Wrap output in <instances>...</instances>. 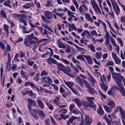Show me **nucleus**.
<instances>
[{
  "label": "nucleus",
  "mask_w": 125,
  "mask_h": 125,
  "mask_svg": "<svg viewBox=\"0 0 125 125\" xmlns=\"http://www.w3.org/2000/svg\"><path fill=\"white\" fill-rule=\"evenodd\" d=\"M35 27H37V28L40 31L41 33H42H42L43 32V28L42 27V28H41V27H38L37 26H36Z\"/></svg>",
  "instance_id": "obj_63"
},
{
  "label": "nucleus",
  "mask_w": 125,
  "mask_h": 125,
  "mask_svg": "<svg viewBox=\"0 0 125 125\" xmlns=\"http://www.w3.org/2000/svg\"><path fill=\"white\" fill-rule=\"evenodd\" d=\"M38 114L40 116L44 117H45V115L42 110H40L39 112V113Z\"/></svg>",
  "instance_id": "obj_54"
},
{
  "label": "nucleus",
  "mask_w": 125,
  "mask_h": 125,
  "mask_svg": "<svg viewBox=\"0 0 125 125\" xmlns=\"http://www.w3.org/2000/svg\"><path fill=\"white\" fill-rule=\"evenodd\" d=\"M117 40L118 41L120 44L121 46L122 47L123 46V41L120 38H117Z\"/></svg>",
  "instance_id": "obj_46"
},
{
  "label": "nucleus",
  "mask_w": 125,
  "mask_h": 125,
  "mask_svg": "<svg viewBox=\"0 0 125 125\" xmlns=\"http://www.w3.org/2000/svg\"><path fill=\"white\" fill-rule=\"evenodd\" d=\"M107 104L109 105L111 109L114 108L116 106V105L114 102L112 101H110L107 102Z\"/></svg>",
  "instance_id": "obj_13"
},
{
  "label": "nucleus",
  "mask_w": 125,
  "mask_h": 125,
  "mask_svg": "<svg viewBox=\"0 0 125 125\" xmlns=\"http://www.w3.org/2000/svg\"><path fill=\"white\" fill-rule=\"evenodd\" d=\"M67 45L68 47L67 49L65 50V51L66 52L69 53L71 51V49L69 47L70 46L68 44H67Z\"/></svg>",
  "instance_id": "obj_56"
},
{
  "label": "nucleus",
  "mask_w": 125,
  "mask_h": 125,
  "mask_svg": "<svg viewBox=\"0 0 125 125\" xmlns=\"http://www.w3.org/2000/svg\"><path fill=\"white\" fill-rule=\"evenodd\" d=\"M79 120H80V119H81L80 117H81L82 120V121L81 124L79 125H83V115L81 113V112L79 111Z\"/></svg>",
  "instance_id": "obj_24"
},
{
  "label": "nucleus",
  "mask_w": 125,
  "mask_h": 125,
  "mask_svg": "<svg viewBox=\"0 0 125 125\" xmlns=\"http://www.w3.org/2000/svg\"><path fill=\"white\" fill-rule=\"evenodd\" d=\"M19 20L21 22H23L25 26L27 25L26 20L24 19H20Z\"/></svg>",
  "instance_id": "obj_38"
},
{
  "label": "nucleus",
  "mask_w": 125,
  "mask_h": 125,
  "mask_svg": "<svg viewBox=\"0 0 125 125\" xmlns=\"http://www.w3.org/2000/svg\"><path fill=\"white\" fill-rule=\"evenodd\" d=\"M112 56L115 63L117 64H119L120 62V61L119 58L117 56L116 54L112 52Z\"/></svg>",
  "instance_id": "obj_10"
},
{
  "label": "nucleus",
  "mask_w": 125,
  "mask_h": 125,
  "mask_svg": "<svg viewBox=\"0 0 125 125\" xmlns=\"http://www.w3.org/2000/svg\"><path fill=\"white\" fill-rule=\"evenodd\" d=\"M51 84L53 87V88L56 90H58V87L56 85L53 84Z\"/></svg>",
  "instance_id": "obj_51"
},
{
  "label": "nucleus",
  "mask_w": 125,
  "mask_h": 125,
  "mask_svg": "<svg viewBox=\"0 0 125 125\" xmlns=\"http://www.w3.org/2000/svg\"><path fill=\"white\" fill-rule=\"evenodd\" d=\"M89 76L90 78V79L91 81V84L92 85L94 83H96V81L91 75Z\"/></svg>",
  "instance_id": "obj_29"
},
{
  "label": "nucleus",
  "mask_w": 125,
  "mask_h": 125,
  "mask_svg": "<svg viewBox=\"0 0 125 125\" xmlns=\"http://www.w3.org/2000/svg\"><path fill=\"white\" fill-rule=\"evenodd\" d=\"M114 64V62L112 61H108L107 63H106V65L107 66L111 65L112 66Z\"/></svg>",
  "instance_id": "obj_40"
},
{
  "label": "nucleus",
  "mask_w": 125,
  "mask_h": 125,
  "mask_svg": "<svg viewBox=\"0 0 125 125\" xmlns=\"http://www.w3.org/2000/svg\"><path fill=\"white\" fill-rule=\"evenodd\" d=\"M0 47L2 50H5V47L4 44L1 42H0Z\"/></svg>",
  "instance_id": "obj_42"
},
{
  "label": "nucleus",
  "mask_w": 125,
  "mask_h": 125,
  "mask_svg": "<svg viewBox=\"0 0 125 125\" xmlns=\"http://www.w3.org/2000/svg\"><path fill=\"white\" fill-rule=\"evenodd\" d=\"M100 85L101 88L106 92L107 91V89L108 88V86L104 83L101 84H100Z\"/></svg>",
  "instance_id": "obj_23"
},
{
  "label": "nucleus",
  "mask_w": 125,
  "mask_h": 125,
  "mask_svg": "<svg viewBox=\"0 0 125 125\" xmlns=\"http://www.w3.org/2000/svg\"><path fill=\"white\" fill-rule=\"evenodd\" d=\"M120 115L123 119L125 120V111L123 108H121L120 110Z\"/></svg>",
  "instance_id": "obj_21"
},
{
  "label": "nucleus",
  "mask_w": 125,
  "mask_h": 125,
  "mask_svg": "<svg viewBox=\"0 0 125 125\" xmlns=\"http://www.w3.org/2000/svg\"><path fill=\"white\" fill-rule=\"evenodd\" d=\"M93 6L95 12L96 13H98V11L96 10V9H97V8H99V7H98V5H97V4H96V5Z\"/></svg>",
  "instance_id": "obj_55"
},
{
  "label": "nucleus",
  "mask_w": 125,
  "mask_h": 125,
  "mask_svg": "<svg viewBox=\"0 0 125 125\" xmlns=\"http://www.w3.org/2000/svg\"><path fill=\"white\" fill-rule=\"evenodd\" d=\"M74 85V84L73 82H68L67 86L70 88H71Z\"/></svg>",
  "instance_id": "obj_35"
},
{
  "label": "nucleus",
  "mask_w": 125,
  "mask_h": 125,
  "mask_svg": "<svg viewBox=\"0 0 125 125\" xmlns=\"http://www.w3.org/2000/svg\"><path fill=\"white\" fill-rule=\"evenodd\" d=\"M52 123L53 125H57L54 119L52 118L51 116H50Z\"/></svg>",
  "instance_id": "obj_44"
},
{
  "label": "nucleus",
  "mask_w": 125,
  "mask_h": 125,
  "mask_svg": "<svg viewBox=\"0 0 125 125\" xmlns=\"http://www.w3.org/2000/svg\"><path fill=\"white\" fill-rule=\"evenodd\" d=\"M77 118V119H78V117H77L75 116H72L69 118L68 120L70 122V123H72L73 122V120L76 119Z\"/></svg>",
  "instance_id": "obj_26"
},
{
  "label": "nucleus",
  "mask_w": 125,
  "mask_h": 125,
  "mask_svg": "<svg viewBox=\"0 0 125 125\" xmlns=\"http://www.w3.org/2000/svg\"><path fill=\"white\" fill-rule=\"evenodd\" d=\"M86 99L91 104V105L93 107L95 108L96 106L95 104H94V102L93 101V100H94L93 97H86Z\"/></svg>",
  "instance_id": "obj_6"
},
{
  "label": "nucleus",
  "mask_w": 125,
  "mask_h": 125,
  "mask_svg": "<svg viewBox=\"0 0 125 125\" xmlns=\"http://www.w3.org/2000/svg\"><path fill=\"white\" fill-rule=\"evenodd\" d=\"M0 14L2 15V17L6 19L7 17V15L6 14V12L4 10H1L0 11Z\"/></svg>",
  "instance_id": "obj_30"
},
{
  "label": "nucleus",
  "mask_w": 125,
  "mask_h": 125,
  "mask_svg": "<svg viewBox=\"0 0 125 125\" xmlns=\"http://www.w3.org/2000/svg\"><path fill=\"white\" fill-rule=\"evenodd\" d=\"M84 48L79 47V51L80 54H83L84 52Z\"/></svg>",
  "instance_id": "obj_36"
},
{
  "label": "nucleus",
  "mask_w": 125,
  "mask_h": 125,
  "mask_svg": "<svg viewBox=\"0 0 125 125\" xmlns=\"http://www.w3.org/2000/svg\"><path fill=\"white\" fill-rule=\"evenodd\" d=\"M46 105L48 107L49 109L51 110H53V107L52 105L51 104H50V103L47 102L46 103Z\"/></svg>",
  "instance_id": "obj_34"
},
{
  "label": "nucleus",
  "mask_w": 125,
  "mask_h": 125,
  "mask_svg": "<svg viewBox=\"0 0 125 125\" xmlns=\"http://www.w3.org/2000/svg\"><path fill=\"white\" fill-rule=\"evenodd\" d=\"M105 119L108 125H111V122L110 120L107 117H105Z\"/></svg>",
  "instance_id": "obj_50"
},
{
  "label": "nucleus",
  "mask_w": 125,
  "mask_h": 125,
  "mask_svg": "<svg viewBox=\"0 0 125 125\" xmlns=\"http://www.w3.org/2000/svg\"><path fill=\"white\" fill-rule=\"evenodd\" d=\"M87 47L90 49L93 52H95V48L92 44H91L90 45H88Z\"/></svg>",
  "instance_id": "obj_25"
},
{
  "label": "nucleus",
  "mask_w": 125,
  "mask_h": 125,
  "mask_svg": "<svg viewBox=\"0 0 125 125\" xmlns=\"http://www.w3.org/2000/svg\"><path fill=\"white\" fill-rule=\"evenodd\" d=\"M60 61H62V62H64L66 64H70V62L69 61L66 59L63 58H61V60H60Z\"/></svg>",
  "instance_id": "obj_33"
},
{
  "label": "nucleus",
  "mask_w": 125,
  "mask_h": 125,
  "mask_svg": "<svg viewBox=\"0 0 125 125\" xmlns=\"http://www.w3.org/2000/svg\"><path fill=\"white\" fill-rule=\"evenodd\" d=\"M62 110H64V111H65L63 112V113L64 114H65L67 112V111L66 109L64 108H62L59 111V112H62Z\"/></svg>",
  "instance_id": "obj_58"
},
{
  "label": "nucleus",
  "mask_w": 125,
  "mask_h": 125,
  "mask_svg": "<svg viewBox=\"0 0 125 125\" xmlns=\"http://www.w3.org/2000/svg\"><path fill=\"white\" fill-rule=\"evenodd\" d=\"M47 61L49 65H51L52 63L57 65V61L51 57L47 59Z\"/></svg>",
  "instance_id": "obj_7"
},
{
  "label": "nucleus",
  "mask_w": 125,
  "mask_h": 125,
  "mask_svg": "<svg viewBox=\"0 0 125 125\" xmlns=\"http://www.w3.org/2000/svg\"><path fill=\"white\" fill-rule=\"evenodd\" d=\"M34 35V34L33 33H32L31 35H27V37L25 38L24 40V41H30L32 40L33 39V36Z\"/></svg>",
  "instance_id": "obj_15"
},
{
  "label": "nucleus",
  "mask_w": 125,
  "mask_h": 125,
  "mask_svg": "<svg viewBox=\"0 0 125 125\" xmlns=\"http://www.w3.org/2000/svg\"><path fill=\"white\" fill-rule=\"evenodd\" d=\"M110 39H106L105 42V45L106 46H108L110 43Z\"/></svg>",
  "instance_id": "obj_53"
},
{
  "label": "nucleus",
  "mask_w": 125,
  "mask_h": 125,
  "mask_svg": "<svg viewBox=\"0 0 125 125\" xmlns=\"http://www.w3.org/2000/svg\"><path fill=\"white\" fill-rule=\"evenodd\" d=\"M85 58L89 64H91L93 62V61L91 56H85Z\"/></svg>",
  "instance_id": "obj_18"
},
{
  "label": "nucleus",
  "mask_w": 125,
  "mask_h": 125,
  "mask_svg": "<svg viewBox=\"0 0 125 125\" xmlns=\"http://www.w3.org/2000/svg\"><path fill=\"white\" fill-rule=\"evenodd\" d=\"M48 74V73L46 72L44 70L41 73V76H42L43 75H46Z\"/></svg>",
  "instance_id": "obj_59"
},
{
  "label": "nucleus",
  "mask_w": 125,
  "mask_h": 125,
  "mask_svg": "<svg viewBox=\"0 0 125 125\" xmlns=\"http://www.w3.org/2000/svg\"><path fill=\"white\" fill-rule=\"evenodd\" d=\"M113 78L115 80L116 83L117 84L121 83L122 78L124 76H121V74L116 73H112Z\"/></svg>",
  "instance_id": "obj_1"
},
{
  "label": "nucleus",
  "mask_w": 125,
  "mask_h": 125,
  "mask_svg": "<svg viewBox=\"0 0 125 125\" xmlns=\"http://www.w3.org/2000/svg\"><path fill=\"white\" fill-rule=\"evenodd\" d=\"M102 53H100L98 52H97L95 54V57L97 59L100 58L102 56Z\"/></svg>",
  "instance_id": "obj_32"
},
{
  "label": "nucleus",
  "mask_w": 125,
  "mask_h": 125,
  "mask_svg": "<svg viewBox=\"0 0 125 125\" xmlns=\"http://www.w3.org/2000/svg\"><path fill=\"white\" fill-rule=\"evenodd\" d=\"M83 105L85 107H93L91 105V104L88 102H85L83 104Z\"/></svg>",
  "instance_id": "obj_31"
},
{
  "label": "nucleus",
  "mask_w": 125,
  "mask_h": 125,
  "mask_svg": "<svg viewBox=\"0 0 125 125\" xmlns=\"http://www.w3.org/2000/svg\"><path fill=\"white\" fill-rule=\"evenodd\" d=\"M37 42L36 41H34V40H31L29 41H25L24 42V43L25 44V45L27 47H31V45L33 44L36 43Z\"/></svg>",
  "instance_id": "obj_9"
},
{
  "label": "nucleus",
  "mask_w": 125,
  "mask_h": 125,
  "mask_svg": "<svg viewBox=\"0 0 125 125\" xmlns=\"http://www.w3.org/2000/svg\"><path fill=\"white\" fill-rule=\"evenodd\" d=\"M67 67L68 68L67 70L66 71V72H64V73L66 74H67V75L69 76L70 77L73 78V75L70 74L69 73L71 71V68L70 67V66H67Z\"/></svg>",
  "instance_id": "obj_19"
},
{
  "label": "nucleus",
  "mask_w": 125,
  "mask_h": 125,
  "mask_svg": "<svg viewBox=\"0 0 125 125\" xmlns=\"http://www.w3.org/2000/svg\"><path fill=\"white\" fill-rule=\"evenodd\" d=\"M71 25L72 27L71 28L73 29L75 31L77 30L78 31V29L76 27L74 23H71Z\"/></svg>",
  "instance_id": "obj_49"
},
{
  "label": "nucleus",
  "mask_w": 125,
  "mask_h": 125,
  "mask_svg": "<svg viewBox=\"0 0 125 125\" xmlns=\"http://www.w3.org/2000/svg\"><path fill=\"white\" fill-rule=\"evenodd\" d=\"M11 50V48L10 46L8 44L7 45V47L6 49V51L8 52Z\"/></svg>",
  "instance_id": "obj_52"
},
{
  "label": "nucleus",
  "mask_w": 125,
  "mask_h": 125,
  "mask_svg": "<svg viewBox=\"0 0 125 125\" xmlns=\"http://www.w3.org/2000/svg\"><path fill=\"white\" fill-rule=\"evenodd\" d=\"M86 87L88 89V92L90 94L94 95V93L97 94V91H95L92 87L90 84L87 83L86 85Z\"/></svg>",
  "instance_id": "obj_4"
},
{
  "label": "nucleus",
  "mask_w": 125,
  "mask_h": 125,
  "mask_svg": "<svg viewBox=\"0 0 125 125\" xmlns=\"http://www.w3.org/2000/svg\"><path fill=\"white\" fill-rule=\"evenodd\" d=\"M57 67L58 70L62 71L64 73L66 72V71L68 68L67 66H65L62 64L57 62Z\"/></svg>",
  "instance_id": "obj_2"
},
{
  "label": "nucleus",
  "mask_w": 125,
  "mask_h": 125,
  "mask_svg": "<svg viewBox=\"0 0 125 125\" xmlns=\"http://www.w3.org/2000/svg\"><path fill=\"white\" fill-rule=\"evenodd\" d=\"M120 21L122 22L125 23V16L121 17Z\"/></svg>",
  "instance_id": "obj_64"
},
{
  "label": "nucleus",
  "mask_w": 125,
  "mask_h": 125,
  "mask_svg": "<svg viewBox=\"0 0 125 125\" xmlns=\"http://www.w3.org/2000/svg\"><path fill=\"white\" fill-rule=\"evenodd\" d=\"M28 107L29 109L31 111L32 110V106H35L36 104L35 100H33L30 98L28 99Z\"/></svg>",
  "instance_id": "obj_3"
},
{
  "label": "nucleus",
  "mask_w": 125,
  "mask_h": 125,
  "mask_svg": "<svg viewBox=\"0 0 125 125\" xmlns=\"http://www.w3.org/2000/svg\"><path fill=\"white\" fill-rule=\"evenodd\" d=\"M20 74L22 78H25V77L26 76L25 74L24 73V71L22 70H21Z\"/></svg>",
  "instance_id": "obj_47"
},
{
  "label": "nucleus",
  "mask_w": 125,
  "mask_h": 125,
  "mask_svg": "<svg viewBox=\"0 0 125 125\" xmlns=\"http://www.w3.org/2000/svg\"><path fill=\"white\" fill-rule=\"evenodd\" d=\"M74 3L76 6V8L78 9V4L76 0H73Z\"/></svg>",
  "instance_id": "obj_57"
},
{
  "label": "nucleus",
  "mask_w": 125,
  "mask_h": 125,
  "mask_svg": "<svg viewBox=\"0 0 125 125\" xmlns=\"http://www.w3.org/2000/svg\"><path fill=\"white\" fill-rule=\"evenodd\" d=\"M110 41L111 42L114 46H117V45L116 44L114 40L112 37H111Z\"/></svg>",
  "instance_id": "obj_37"
},
{
  "label": "nucleus",
  "mask_w": 125,
  "mask_h": 125,
  "mask_svg": "<svg viewBox=\"0 0 125 125\" xmlns=\"http://www.w3.org/2000/svg\"><path fill=\"white\" fill-rule=\"evenodd\" d=\"M91 33L92 35L93 36H94V34L96 36H97V34L96 31L94 30H93L91 32Z\"/></svg>",
  "instance_id": "obj_62"
},
{
  "label": "nucleus",
  "mask_w": 125,
  "mask_h": 125,
  "mask_svg": "<svg viewBox=\"0 0 125 125\" xmlns=\"http://www.w3.org/2000/svg\"><path fill=\"white\" fill-rule=\"evenodd\" d=\"M106 34H105V36L106 37V39H110V37L108 31L106 30Z\"/></svg>",
  "instance_id": "obj_61"
},
{
  "label": "nucleus",
  "mask_w": 125,
  "mask_h": 125,
  "mask_svg": "<svg viewBox=\"0 0 125 125\" xmlns=\"http://www.w3.org/2000/svg\"><path fill=\"white\" fill-rule=\"evenodd\" d=\"M3 28L4 29V31L5 32H6L7 31H9L8 30L9 26L8 25H7L4 24L3 25Z\"/></svg>",
  "instance_id": "obj_41"
},
{
  "label": "nucleus",
  "mask_w": 125,
  "mask_h": 125,
  "mask_svg": "<svg viewBox=\"0 0 125 125\" xmlns=\"http://www.w3.org/2000/svg\"><path fill=\"white\" fill-rule=\"evenodd\" d=\"M91 121V118L89 116H85V121L86 124H91L92 123Z\"/></svg>",
  "instance_id": "obj_16"
},
{
  "label": "nucleus",
  "mask_w": 125,
  "mask_h": 125,
  "mask_svg": "<svg viewBox=\"0 0 125 125\" xmlns=\"http://www.w3.org/2000/svg\"><path fill=\"white\" fill-rule=\"evenodd\" d=\"M31 4L30 3H27L26 4L24 5L23 7L26 9H29L31 7Z\"/></svg>",
  "instance_id": "obj_28"
},
{
  "label": "nucleus",
  "mask_w": 125,
  "mask_h": 125,
  "mask_svg": "<svg viewBox=\"0 0 125 125\" xmlns=\"http://www.w3.org/2000/svg\"><path fill=\"white\" fill-rule=\"evenodd\" d=\"M115 3V5L113 4V7L115 13L117 15L119 14L120 10L117 4V3L115 1V0H114Z\"/></svg>",
  "instance_id": "obj_5"
},
{
  "label": "nucleus",
  "mask_w": 125,
  "mask_h": 125,
  "mask_svg": "<svg viewBox=\"0 0 125 125\" xmlns=\"http://www.w3.org/2000/svg\"><path fill=\"white\" fill-rule=\"evenodd\" d=\"M57 43L58 47L60 48L65 49L66 47V46L60 41L58 40L57 41Z\"/></svg>",
  "instance_id": "obj_14"
},
{
  "label": "nucleus",
  "mask_w": 125,
  "mask_h": 125,
  "mask_svg": "<svg viewBox=\"0 0 125 125\" xmlns=\"http://www.w3.org/2000/svg\"><path fill=\"white\" fill-rule=\"evenodd\" d=\"M47 79L48 81V83L49 84H51L50 83H52L53 82L52 80L49 76H48Z\"/></svg>",
  "instance_id": "obj_60"
},
{
  "label": "nucleus",
  "mask_w": 125,
  "mask_h": 125,
  "mask_svg": "<svg viewBox=\"0 0 125 125\" xmlns=\"http://www.w3.org/2000/svg\"><path fill=\"white\" fill-rule=\"evenodd\" d=\"M37 103L39 106L42 109L44 108V105L42 101L39 99H38L37 100Z\"/></svg>",
  "instance_id": "obj_17"
},
{
  "label": "nucleus",
  "mask_w": 125,
  "mask_h": 125,
  "mask_svg": "<svg viewBox=\"0 0 125 125\" xmlns=\"http://www.w3.org/2000/svg\"><path fill=\"white\" fill-rule=\"evenodd\" d=\"M97 112L100 115H103L104 114V111H103L102 107L101 106H99V108L98 109Z\"/></svg>",
  "instance_id": "obj_22"
},
{
  "label": "nucleus",
  "mask_w": 125,
  "mask_h": 125,
  "mask_svg": "<svg viewBox=\"0 0 125 125\" xmlns=\"http://www.w3.org/2000/svg\"><path fill=\"white\" fill-rule=\"evenodd\" d=\"M106 111L108 113H110L111 111L112 110L110 109V108L105 105H103Z\"/></svg>",
  "instance_id": "obj_27"
},
{
  "label": "nucleus",
  "mask_w": 125,
  "mask_h": 125,
  "mask_svg": "<svg viewBox=\"0 0 125 125\" xmlns=\"http://www.w3.org/2000/svg\"><path fill=\"white\" fill-rule=\"evenodd\" d=\"M79 85L82 87H83V83L84 84H86V85L87 83H89L86 80L84 79H81L80 78L79 76Z\"/></svg>",
  "instance_id": "obj_12"
},
{
  "label": "nucleus",
  "mask_w": 125,
  "mask_h": 125,
  "mask_svg": "<svg viewBox=\"0 0 125 125\" xmlns=\"http://www.w3.org/2000/svg\"><path fill=\"white\" fill-rule=\"evenodd\" d=\"M84 55H79V59L82 60V61H85L84 58V57H85Z\"/></svg>",
  "instance_id": "obj_39"
},
{
  "label": "nucleus",
  "mask_w": 125,
  "mask_h": 125,
  "mask_svg": "<svg viewBox=\"0 0 125 125\" xmlns=\"http://www.w3.org/2000/svg\"><path fill=\"white\" fill-rule=\"evenodd\" d=\"M44 15L46 17L49 19H50L53 18L52 14L48 10L44 12Z\"/></svg>",
  "instance_id": "obj_11"
},
{
  "label": "nucleus",
  "mask_w": 125,
  "mask_h": 125,
  "mask_svg": "<svg viewBox=\"0 0 125 125\" xmlns=\"http://www.w3.org/2000/svg\"><path fill=\"white\" fill-rule=\"evenodd\" d=\"M27 62L28 65L30 66H32L34 63V62L30 61L29 60L27 61Z\"/></svg>",
  "instance_id": "obj_48"
},
{
  "label": "nucleus",
  "mask_w": 125,
  "mask_h": 125,
  "mask_svg": "<svg viewBox=\"0 0 125 125\" xmlns=\"http://www.w3.org/2000/svg\"><path fill=\"white\" fill-rule=\"evenodd\" d=\"M44 121L46 123V125H50V121L49 118H47L46 119H45Z\"/></svg>",
  "instance_id": "obj_45"
},
{
  "label": "nucleus",
  "mask_w": 125,
  "mask_h": 125,
  "mask_svg": "<svg viewBox=\"0 0 125 125\" xmlns=\"http://www.w3.org/2000/svg\"><path fill=\"white\" fill-rule=\"evenodd\" d=\"M120 89L119 90L123 96H125V91L123 84L121 83L117 84Z\"/></svg>",
  "instance_id": "obj_8"
},
{
  "label": "nucleus",
  "mask_w": 125,
  "mask_h": 125,
  "mask_svg": "<svg viewBox=\"0 0 125 125\" xmlns=\"http://www.w3.org/2000/svg\"><path fill=\"white\" fill-rule=\"evenodd\" d=\"M10 0H7L4 2L3 4L5 6L9 7L11 8H12L11 6L10 5Z\"/></svg>",
  "instance_id": "obj_20"
},
{
  "label": "nucleus",
  "mask_w": 125,
  "mask_h": 125,
  "mask_svg": "<svg viewBox=\"0 0 125 125\" xmlns=\"http://www.w3.org/2000/svg\"><path fill=\"white\" fill-rule=\"evenodd\" d=\"M121 108H121L120 106H117L114 110V112L115 113H116L118 112L119 109V112H120V110Z\"/></svg>",
  "instance_id": "obj_43"
}]
</instances>
